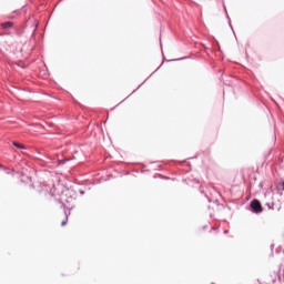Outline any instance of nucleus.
I'll return each mask as SVG.
<instances>
[{
    "mask_svg": "<svg viewBox=\"0 0 284 284\" xmlns=\"http://www.w3.org/2000/svg\"><path fill=\"white\" fill-rule=\"evenodd\" d=\"M251 207L253 212H255V214H261V212H263V206L261 205V201L258 200H253L251 202Z\"/></svg>",
    "mask_w": 284,
    "mask_h": 284,
    "instance_id": "obj_1",
    "label": "nucleus"
},
{
    "mask_svg": "<svg viewBox=\"0 0 284 284\" xmlns=\"http://www.w3.org/2000/svg\"><path fill=\"white\" fill-rule=\"evenodd\" d=\"M2 28L6 30L8 28H12V22H4L2 23Z\"/></svg>",
    "mask_w": 284,
    "mask_h": 284,
    "instance_id": "obj_2",
    "label": "nucleus"
},
{
    "mask_svg": "<svg viewBox=\"0 0 284 284\" xmlns=\"http://www.w3.org/2000/svg\"><path fill=\"white\" fill-rule=\"evenodd\" d=\"M13 145L16 148H20V150H24L26 149L22 144H19V143H13Z\"/></svg>",
    "mask_w": 284,
    "mask_h": 284,
    "instance_id": "obj_3",
    "label": "nucleus"
},
{
    "mask_svg": "<svg viewBox=\"0 0 284 284\" xmlns=\"http://www.w3.org/2000/svg\"><path fill=\"white\" fill-rule=\"evenodd\" d=\"M62 227H65L68 225V217L61 222Z\"/></svg>",
    "mask_w": 284,
    "mask_h": 284,
    "instance_id": "obj_4",
    "label": "nucleus"
},
{
    "mask_svg": "<svg viewBox=\"0 0 284 284\" xmlns=\"http://www.w3.org/2000/svg\"><path fill=\"white\" fill-rule=\"evenodd\" d=\"M281 187H282V190H284V182L281 183Z\"/></svg>",
    "mask_w": 284,
    "mask_h": 284,
    "instance_id": "obj_5",
    "label": "nucleus"
},
{
    "mask_svg": "<svg viewBox=\"0 0 284 284\" xmlns=\"http://www.w3.org/2000/svg\"><path fill=\"white\" fill-rule=\"evenodd\" d=\"M161 68H163V64H161L156 70H161Z\"/></svg>",
    "mask_w": 284,
    "mask_h": 284,
    "instance_id": "obj_6",
    "label": "nucleus"
}]
</instances>
